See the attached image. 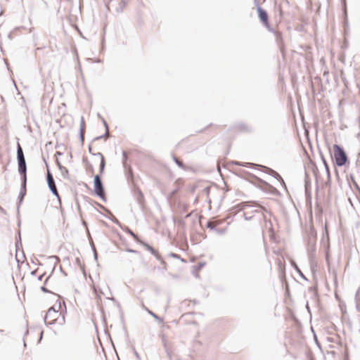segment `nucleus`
<instances>
[{
    "label": "nucleus",
    "mask_w": 360,
    "mask_h": 360,
    "mask_svg": "<svg viewBox=\"0 0 360 360\" xmlns=\"http://www.w3.org/2000/svg\"><path fill=\"white\" fill-rule=\"evenodd\" d=\"M234 164L236 165H240V166L247 167H250V168L255 169H258L264 173H266V174L273 176L274 178H275L278 181H279L281 183V185L286 189V185H285L284 180L283 179L282 176L276 171L274 170L273 169H271L269 167H266V166H264L262 165L256 164V163H252V162H235Z\"/></svg>",
    "instance_id": "f257e3e1"
},
{
    "label": "nucleus",
    "mask_w": 360,
    "mask_h": 360,
    "mask_svg": "<svg viewBox=\"0 0 360 360\" xmlns=\"http://www.w3.org/2000/svg\"><path fill=\"white\" fill-rule=\"evenodd\" d=\"M330 155L334 164L338 167H342L349 163L347 155L343 147L338 145H333V152Z\"/></svg>",
    "instance_id": "f03ea898"
},
{
    "label": "nucleus",
    "mask_w": 360,
    "mask_h": 360,
    "mask_svg": "<svg viewBox=\"0 0 360 360\" xmlns=\"http://www.w3.org/2000/svg\"><path fill=\"white\" fill-rule=\"evenodd\" d=\"M17 162L21 180L27 179V164L22 148L19 143L17 145Z\"/></svg>",
    "instance_id": "7ed1b4c3"
},
{
    "label": "nucleus",
    "mask_w": 360,
    "mask_h": 360,
    "mask_svg": "<svg viewBox=\"0 0 360 360\" xmlns=\"http://www.w3.org/2000/svg\"><path fill=\"white\" fill-rule=\"evenodd\" d=\"M254 4L255 6H256L258 18L260 22L269 32H274L273 29L270 25L269 21V15L266 11L259 6V4L257 0H254Z\"/></svg>",
    "instance_id": "20e7f679"
},
{
    "label": "nucleus",
    "mask_w": 360,
    "mask_h": 360,
    "mask_svg": "<svg viewBox=\"0 0 360 360\" xmlns=\"http://www.w3.org/2000/svg\"><path fill=\"white\" fill-rule=\"evenodd\" d=\"M101 173L96 174L94 178V192L96 195L99 197L103 201H106L105 191L101 178Z\"/></svg>",
    "instance_id": "39448f33"
},
{
    "label": "nucleus",
    "mask_w": 360,
    "mask_h": 360,
    "mask_svg": "<svg viewBox=\"0 0 360 360\" xmlns=\"http://www.w3.org/2000/svg\"><path fill=\"white\" fill-rule=\"evenodd\" d=\"M60 307V304L59 303L58 305L54 304L48 310L46 316L44 317L45 324L53 325L56 323L57 316Z\"/></svg>",
    "instance_id": "423d86ee"
},
{
    "label": "nucleus",
    "mask_w": 360,
    "mask_h": 360,
    "mask_svg": "<svg viewBox=\"0 0 360 360\" xmlns=\"http://www.w3.org/2000/svg\"><path fill=\"white\" fill-rule=\"evenodd\" d=\"M255 179L257 182H259L261 185L259 188L265 193H268L274 195H280V192L273 186L262 179L259 177L254 176Z\"/></svg>",
    "instance_id": "0eeeda50"
},
{
    "label": "nucleus",
    "mask_w": 360,
    "mask_h": 360,
    "mask_svg": "<svg viewBox=\"0 0 360 360\" xmlns=\"http://www.w3.org/2000/svg\"><path fill=\"white\" fill-rule=\"evenodd\" d=\"M27 192V179L21 180L20 190L18 194V202L17 204V211H19L20 206L22 204Z\"/></svg>",
    "instance_id": "6e6552de"
},
{
    "label": "nucleus",
    "mask_w": 360,
    "mask_h": 360,
    "mask_svg": "<svg viewBox=\"0 0 360 360\" xmlns=\"http://www.w3.org/2000/svg\"><path fill=\"white\" fill-rule=\"evenodd\" d=\"M88 150H89V153H91L92 155H94V156H98V157L101 158V162H100V167H99V173H101V174H102L103 173V172H104L105 167V160L104 156L100 152H98L96 153H94L92 152V147H91V145L89 146Z\"/></svg>",
    "instance_id": "1a4fd4ad"
},
{
    "label": "nucleus",
    "mask_w": 360,
    "mask_h": 360,
    "mask_svg": "<svg viewBox=\"0 0 360 360\" xmlns=\"http://www.w3.org/2000/svg\"><path fill=\"white\" fill-rule=\"evenodd\" d=\"M140 243L145 247V248L149 251L155 257V258L159 260L162 261V256L160 255L158 251L155 250L153 247L150 245L148 243L144 242V241H140Z\"/></svg>",
    "instance_id": "9d476101"
},
{
    "label": "nucleus",
    "mask_w": 360,
    "mask_h": 360,
    "mask_svg": "<svg viewBox=\"0 0 360 360\" xmlns=\"http://www.w3.org/2000/svg\"><path fill=\"white\" fill-rule=\"evenodd\" d=\"M236 207H238V209L240 210H243L248 207H259L262 208L264 211L267 212V210L265 208H264L263 207H262L260 205H257L255 202H250V201L242 202L236 205Z\"/></svg>",
    "instance_id": "9b49d317"
},
{
    "label": "nucleus",
    "mask_w": 360,
    "mask_h": 360,
    "mask_svg": "<svg viewBox=\"0 0 360 360\" xmlns=\"http://www.w3.org/2000/svg\"><path fill=\"white\" fill-rule=\"evenodd\" d=\"M46 181L48 184V187L50 189L56 187L53 176L50 171L49 164H46Z\"/></svg>",
    "instance_id": "f8f14e48"
},
{
    "label": "nucleus",
    "mask_w": 360,
    "mask_h": 360,
    "mask_svg": "<svg viewBox=\"0 0 360 360\" xmlns=\"http://www.w3.org/2000/svg\"><path fill=\"white\" fill-rule=\"evenodd\" d=\"M128 155L125 150L122 151V165L128 176L132 174L131 166L127 164Z\"/></svg>",
    "instance_id": "ddd939ff"
},
{
    "label": "nucleus",
    "mask_w": 360,
    "mask_h": 360,
    "mask_svg": "<svg viewBox=\"0 0 360 360\" xmlns=\"http://www.w3.org/2000/svg\"><path fill=\"white\" fill-rule=\"evenodd\" d=\"M307 252L309 258L311 260L316 254V243L314 240H309L307 245Z\"/></svg>",
    "instance_id": "4468645a"
},
{
    "label": "nucleus",
    "mask_w": 360,
    "mask_h": 360,
    "mask_svg": "<svg viewBox=\"0 0 360 360\" xmlns=\"http://www.w3.org/2000/svg\"><path fill=\"white\" fill-rule=\"evenodd\" d=\"M56 163L58 168L60 171L63 177L65 179H70L68 169L65 167L63 166L58 160H56Z\"/></svg>",
    "instance_id": "2eb2a0df"
},
{
    "label": "nucleus",
    "mask_w": 360,
    "mask_h": 360,
    "mask_svg": "<svg viewBox=\"0 0 360 360\" xmlns=\"http://www.w3.org/2000/svg\"><path fill=\"white\" fill-rule=\"evenodd\" d=\"M235 128L242 132H252V127L244 122H240L236 124Z\"/></svg>",
    "instance_id": "dca6fc26"
},
{
    "label": "nucleus",
    "mask_w": 360,
    "mask_h": 360,
    "mask_svg": "<svg viewBox=\"0 0 360 360\" xmlns=\"http://www.w3.org/2000/svg\"><path fill=\"white\" fill-rule=\"evenodd\" d=\"M122 229L124 231H125L126 233H127L128 234H129L130 236H131L136 242L140 243V241H141L139 239V238L138 237V236L132 230H131L129 227L124 226L122 228Z\"/></svg>",
    "instance_id": "f3484780"
},
{
    "label": "nucleus",
    "mask_w": 360,
    "mask_h": 360,
    "mask_svg": "<svg viewBox=\"0 0 360 360\" xmlns=\"http://www.w3.org/2000/svg\"><path fill=\"white\" fill-rule=\"evenodd\" d=\"M136 198L138 203L140 205H142V204L144 202V196L140 189H137V191H136Z\"/></svg>",
    "instance_id": "a211bd4d"
},
{
    "label": "nucleus",
    "mask_w": 360,
    "mask_h": 360,
    "mask_svg": "<svg viewBox=\"0 0 360 360\" xmlns=\"http://www.w3.org/2000/svg\"><path fill=\"white\" fill-rule=\"evenodd\" d=\"M320 156H321V161L324 165L327 176L330 178V172L329 166L327 163V161H326L323 154L321 151H320Z\"/></svg>",
    "instance_id": "6ab92c4d"
},
{
    "label": "nucleus",
    "mask_w": 360,
    "mask_h": 360,
    "mask_svg": "<svg viewBox=\"0 0 360 360\" xmlns=\"http://www.w3.org/2000/svg\"><path fill=\"white\" fill-rule=\"evenodd\" d=\"M172 159L179 167L181 168L182 169H184L185 171L187 169V167L184 165L183 161L178 159L175 155H172Z\"/></svg>",
    "instance_id": "aec40b11"
},
{
    "label": "nucleus",
    "mask_w": 360,
    "mask_h": 360,
    "mask_svg": "<svg viewBox=\"0 0 360 360\" xmlns=\"http://www.w3.org/2000/svg\"><path fill=\"white\" fill-rule=\"evenodd\" d=\"M84 134H85V128H82V126H80L79 131V137L81 146H83L84 143Z\"/></svg>",
    "instance_id": "412c9836"
},
{
    "label": "nucleus",
    "mask_w": 360,
    "mask_h": 360,
    "mask_svg": "<svg viewBox=\"0 0 360 360\" xmlns=\"http://www.w3.org/2000/svg\"><path fill=\"white\" fill-rule=\"evenodd\" d=\"M291 264L302 278H303L305 281H308L307 277L303 274V273L302 272V271L300 270V269L298 267V266L296 264V263L295 262H292Z\"/></svg>",
    "instance_id": "4be33fe9"
},
{
    "label": "nucleus",
    "mask_w": 360,
    "mask_h": 360,
    "mask_svg": "<svg viewBox=\"0 0 360 360\" xmlns=\"http://www.w3.org/2000/svg\"><path fill=\"white\" fill-rule=\"evenodd\" d=\"M148 314L152 316L155 320H157L159 323L163 322V319L160 318L158 315L155 314L153 311H148Z\"/></svg>",
    "instance_id": "5701e85b"
},
{
    "label": "nucleus",
    "mask_w": 360,
    "mask_h": 360,
    "mask_svg": "<svg viewBox=\"0 0 360 360\" xmlns=\"http://www.w3.org/2000/svg\"><path fill=\"white\" fill-rule=\"evenodd\" d=\"M168 256L170 257L174 258V259H179V260H181L183 262H186V260L184 259L181 258V256L179 255L178 254H176V253H174V252H170L168 255Z\"/></svg>",
    "instance_id": "b1692460"
},
{
    "label": "nucleus",
    "mask_w": 360,
    "mask_h": 360,
    "mask_svg": "<svg viewBox=\"0 0 360 360\" xmlns=\"http://www.w3.org/2000/svg\"><path fill=\"white\" fill-rule=\"evenodd\" d=\"M15 247H16L17 250H20V249H21V250L22 249L20 235H19L18 238H16Z\"/></svg>",
    "instance_id": "393cba45"
},
{
    "label": "nucleus",
    "mask_w": 360,
    "mask_h": 360,
    "mask_svg": "<svg viewBox=\"0 0 360 360\" xmlns=\"http://www.w3.org/2000/svg\"><path fill=\"white\" fill-rule=\"evenodd\" d=\"M205 265V262H199L197 265L194 266L193 267L196 271H200L202 268L204 267Z\"/></svg>",
    "instance_id": "a878e982"
},
{
    "label": "nucleus",
    "mask_w": 360,
    "mask_h": 360,
    "mask_svg": "<svg viewBox=\"0 0 360 360\" xmlns=\"http://www.w3.org/2000/svg\"><path fill=\"white\" fill-rule=\"evenodd\" d=\"M215 231L219 234V235H222V234H224L226 231V228H221V229H217L216 228L215 229Z\"/></svg>",
    "instance_id": "bb28decb"
},
{
    "label": "nucleus",
    "mask_w": 360,
    "mask_h": 360,
    "mask_svg": "<svg viewBox=\"0 0 360 360\" xmlns=\"http://www.w3.org/2000/svg\"><path fill=\"white\" fill-rule=\"evenodd\" d=\"M75 203H76L77 209V210L79 212V216L81 217H82V210H81L79 202L77 199H75Z\"/></svg>",
    "instance_id": "cd10ccee"
},
{
    "label": "nucleus",
    "mask_w": 360,
    "mask_h": 360,
    "mask_svg": "<svg viewBox=\"0 0 360 360\" xmlns=\"http://www.w3.org/2000/svg\"><path fill=\"white\" fill-rule=\"evenodd\" d=\"M206 226H207V229H210V230H213V231H215V229H216V228H217V227H216L214 225H213V224H212V222H210V221H207V222Z\"/></svg>",
    "instance_id": "c85d7f7f"
},
{
    "label": "nucleus",
    "mask_w": 360,
    "mask_h": 360,
    "mask_svg": "<svg viewBox=\"0 0 360 360\" xmlns=\"http://www.w3.org/2000/svg\"><path fill=\"white\" fill-rule=\"evenodd\" d=\"M162 342L165 349H168L166 337L165 335L162 337Z\"/></svg>",
    "instance_id": "c756f323"
},
{
    "label": "nucleus",
    "mask_w": 360,
    "mask_h": 360,
    "mask_svg": "<svg viewBox=\"0 0 360 360\" xmlns=\"http://www.w3.org/2000/svg\"><path fill=\"white\" fill-rule=\"evenodd\" d=\"M358 296H359V291H357L356 292V295H355V300L356 301V310L358 311H360V305L358 304Z\"/></svg>",
    "instance_id": "7c9ffc66"
},
{
    "label": "nucleus",
    "mask_w": 360,
    "mask_h": 360,
    "mask_svg": "<svg viewBox=\"0 0 360 360\" xmlns=\"http://www.w3.org/2000/svg\"><path fill=\"white\" fill-rule=\"evenodd\" d=\"M165 352H166V353H167V357L169 358V360H174V359H173V357H172V352L169 349V348H168V349H165Z\"/></svg>",
    "instance_id": "2f4dec72"
},
{
    "label": "nucleus",
    "mask_w": 360,
    "mask_h": 360,
    "mask_svg": "<svg viewBox=\"0 0 360 360\" xmlns=\"http://www.w3.org/2000/svg\"><path fill=\"white\" fill-rule=\"evenodd\" d=\"M107 134L108 133L105 132L104 134H102V135H100V136H98L95 137L92 140V141H98V140H100V139H102L105 138L107 136Z\"/></svg>",
    "instance_id": "473e14b6"
},
{
    "label": "nucleus",
    "mask_w": 360,
    "mask_h": 360,
    "mask_svg": "<svg viewBox=\"0 0 360 360\" xmlns=\"http://www.w3.org/2000/svg\"><path fill=\"white\" fill-rule=\"evenodd\" d=\"M101 120H102V122L105 128V131H106V133L108 132V129H109V127H108V124L107 123V122L105 121V120L103 118V117H101Z\"/></svg>",
    "instance_id": "72a5a7b5"
},
{
    "label": "nucleus",
    "mask_w": 360,
    "mask_h": 360,
    "mask_svg": "<svg viewBox=\"0 0 360 360\" xmlns=\"http://www.w3.org/2000/svg\"><path fill=\"white\" fill-rule=\"evenodd\" d=\"M50 191H51L53 195H54L56 197H58L59 194L56 187L50 189Z\"/></svg>",
    "instance_id": "f704fd0d"
},
{
    "label": "nucleus",
    "mask_w": 360,
    "mask_h": 360,
    "mask_svg": "<svg viewBox=\"0 0 360 360\" xmlns=\"http://www.w3.org/2000/svg\"><path fill=\"white\" fill-rule=\"evenodd\" d=\"M244 219L247 221H250L252 219V215H248L247 212H244L243 214Z\"/></svg>",
    "instance_id": "c9c22d12"
},
{
    "label": "nucleus",
    "mask_w": 360,
    "mask_h": 360,
    "mask_svg": "<svg viewBox=\"0 0 360 360\" xmlns=\"http://www.w3.org/2000/svg\"><path fill=\"white\" fill-rule=\"evenodd\" d=\"M162 264V271L167 270V263L164 261L163 258L162 257V261H160Z\"/></svg>",
    "instance_id": "e433bc0d"
},
{
    "label": "nucleus",
    "mask_w": 360,
    "mask_h": 360,
    "mask_svg": "<svg viewBox=\"0 0 360 360\" xmlns=\"http://www.w3.org/2000/svg\"><path fill=\"white\" fill-rule=\"evenodd\" d=\"M41 290L44 293H53L51 290L46 288L44 285L41 287Z\"/></svg>",
    "instance_id": "4c0bfd02"
},
{
    "label": "nucleus",
    "mask_w": 360,
    "mask_h": 360,
    "mask_svg": "<svg viewBox=\"0 0 360 360\" xmlns=\"http://www.w3.org/2000/svg\"><path fill=\"white\" fill-rule=\"evenodd\" d=\"M115 224H116L120 229H122L124 226L121 224V222L116 218L113 219V221Z\"/></svg>",
    "instance_id": "58836bf2"
},
{
    "label": "nucleus",
    "mask_w": 360,
    "mask_h": 360,
    "mask_svg": "<svg viewBox=\"0 0 360 360\" xmlns=\"http://www.w3.org/2000/svg\"><path fill=\"white\" fill-rule=\"evenodd\" d=\"M126 251H127V252H131V253H134V254H138V253H139V251L135 250H133V249H131V248H127V249H126Z\"/></svg>",
    "instance_id": "ea45409f"
},
{
    "label": "nucleus",
    "mask_w": 360,
    "mask_h": 360,
    "mask_svg": "<svg viewBox=\"0 0 360 360\" xmlns=\"http://www.w3.org/2000/svg\"><path fill=\"white\" fill-rule=\"evenodd\" d=\"M55 268H56V265L53 266V268L52 269V271H51V274L46 278V280L44 281V285H46L47 283V282H48L49 279L50 278V277L51 276V275H52Z\"/></svg>",
    "instance_id": "a19ab883"
},
{
    "label": "nucleus",
    "mask_w": 360,
    "mask_h": 360,
    "mask_svg": "<svg viewBox=\"0 0 360 360\" xmlns=\"http://www.w3.org/2000/svg\"><path fill=\"white\" fill-rule=\"evenodd\" d=\"M278 13H279V15H280L281 17H283V10H282V8H281V6L280 5H279V6H278Z\"/></svg>",
    "instance_id": "79ce46f5"
},
{
    "label": "nucleus",
    "mask_w": 360,
    "mask_h": 360,
    "mask_svg": "<svg viewBox=\"0 0 360 360\" xmlns=\"http://www.w3.org/2000/svg\"><path fill=\"white\" fill-rule=\"evenodd\" d=\"M80 126H82V128L86 127L84 120L83 117H81Z\"/></svg>",
    "instance_id": "37998d69"
},
{
    "label": "nucleus",
    "mask_w": 360,
    "mask_h": 360,
    "mask_svg": "<svg viewBox=\"0 0 360 360\" xmlns=\"http://www.w3.org/2000/svg\"><path fill=\"white\" fill-rule=\"evenodd\" d=\"M324 233L326 236L328 235V229H327V223H326L325 225H324Z\"/></svg>",
    "instance_id": "c03bdc74"
},
{
    "label": "nucleus",
    "mask_w": 360,
    "mask_h": 360,
    "mask_svg": "<svg viewBox=\"0 0 360 360\" xmlns=\"http://www.w3.org/2000/svg\"><path fill=\"white\" fill-rule=\"evenodd\" d=\"M108 219L113 221V219H116V217L110 212V216L108 217Z\"/></svg>",
    "instance_id": "a18cd8bd"
},
{
    "label": "nucleus",
    "mask_w": 360,
    "mask_h": 360,
    "mask_svg": "<svg viewBox=\"0 0 360 360\" xmlns=\"http://www.w3.org/2000/svg\"><path fill=\"white\" fill-rule=\"evenodd\" d=\"M108 219L113 221V219H116V217L110 212V216L108 217Z\"/></svg>",
    "instance_id": "49530a36"
},
{
    "label": "nucleus",
    "mask_w": 360,
    "mask_h": 360,
    "mask_svg": "<svg viewBox=\"0 0 360 360\" xmlns=\"http://www.w3.org/2000/svg\"><path fill=\"white\" fill-rule=\"evenodd\" d=\"M134 354H135L136 358L138 360H141V356H140L139 354L136 350L134 351Z\"/></svg>",
    "instance_id": "de8ad7c7"
},
{
    "label": "nucleus",
    "mask_w": 360,
    "mask_h": 360,
    "mask_svg": "<svg viewBox=\"0 0 360 360\" xmlns=\"http://www.w3.org/2000/svg\"><path fill=\"white\" fill-rule=\"evenodd\" d=\"M330 182H331V176L330 175V180H329V177L327 176V181H326V185L330 184Z\"/></svg>",
    "instance_id": "09e8293b"
},
{
    "label": "nucleus",
    "mask_w": 360,
    "mask_h": 360,
    "mask_svg": "<svg viewBox=\"0 0 360 360\" xmlns=\"http://www.w3.org/2000/svg\"><path fill=\"white\" fill-rule=\"evenodd\" d=\"M314 340L316 343V345H318V347L320 348L321 346H320V343L318 342V340H317V338H316V335L314 334Z\"/></svg>",
    "instance_id": "8fccbe9b"
},
{
    "label": "nucleus",
    "mask_w": 360,
    "mask_h": 360,
    "mask_svg": "<svg viewBox=\"0 0 360 360\" xmlns=\"http://www.w3.org/2000/svg\"><path fill=\"white\" fill-rule=\"evenodd\" d=\"M44 275H45V273H44V274H42L39 275V276H38V278H37V280H38V281H41V280H42V278H43V277L44 276Z\"/></svg>",
    "instance_id": "3c124183"
},
{
    "label": "nucleus",
    "mask_w": 360,
    "mask_h": 360,
    "mask_svg": "<svg viewBox=\"0 0 360 360\" xmlns=\"http://www.w3.org/2000/svg\"><path fill=\"white\" fill-rule=\"evenodd\" d=\"M88 168L90 170V172H94V167H93V166L91 164L88 165Z\"/></svg>",
    "instance_id": "603ef678"
},
{
    "label": "nucleus",
    "mask_w": 360,
    "mask_h": 360,
    "mask_svg": "<svg viewBox=\"0 0 360 360\" xmlns=\"http://www.w3.org/2000/svg\"><path fill=\"white\" fill-rule=\"evenodd\" d=\"M89 243H90V245H91V249L95 248V246H94V242H93V240H92V239H91V238L90 239V242H89Z\"/></svg>",
    "instance_id": "864d4df0"
},
{
    "label": "nucleus",
    "mask_w": 360,
    "mask_h": 360,
    "mask_svg": "<svg viewBox=\"0 0 360 360\" xmlns=\"http://www.w3.org/2000/svg\"><path fill=\"white\" fill-rule=\"evenodd\" d=\"M89 243H90V245H91V249L95 248V246H94V242H93V240H92V239H91V238L90 239V242H89Z\"/></svg>",
    "instance_id": "5fc2aeb1"
},
{
    "label": "nucleus",
    "mask_w": 360,
    "mask_h": 360,
    "mask_svg": "<svg viewBox=\"0 0 360 360\" xmlns=\"http://www.w3.org/2000/svg\"><path fill=\"white\" fill-rule=\"evenodd\" d=\"M82 225L87 229L88 227V224H87V222L84 220H82Z\"/></svg>",
    "instance_id": "6e6d98bb"
},
{
    "label": "nucleus",
    "mask_w": 360,
    "mask_h": 360,
    "mask_svg": "<svg viewBox=\"0 0 360 360\" xmlns=\"http://www.w3.org/2000/svg\"><path fill=\"white\" fill-rule=\"evenodd\" d=\"M60 271L63 273V274L64 276H67L66 272L63 271V268H62V266H60Z\"/></svg>",
    "instance_id": "4d7b16f0"
},
{
    "label": "nucleus",
    "mask_w": 360,
    "mask_h": 360,
    "mask_svg": "<svg viewBox=\"0 0 360 360\" xmlns=\"http://www.w3.org/2000/svg\"><path fill=\"white\" fill-rule=\"evenodd\" d=\"M307 184V182L306 181V185ZM306 195H309V199L311 200V195L310 193L308 194L307 188L306 187Z\"/></svg>",
    "instance_id": "13d9d810"
},
{
    "label": "nucleus",
    "mask_w": 360,
    "mask_h": 360,
    "mask_svg": "<svg viewBox=\"0 0 360 360\" xmlns=\"http://www.w3.org/2000/svg\"><path fill=\"white\" fill-rule=\"evenodd\" d=\"M37 269L33 270V271H31L30 274L32 276H35L36 274H37Z\"/></svg>",
    "instance_id": "bf43d9fd"
},
{
    "label": "nucleus",
    "mask_w": 360,
    "mask_h": 360,
    "mask_svg": "<svg viewBox=\"0 0 360 360\" xmlns=\"http://www.w3.org/2000/svg\"><path fill=\"white\" fill-rule=\"evenodd\" d=\"M94 259L95 260H97L98 259V254H97V252H95L94 253Z\"/></svg>",
    "instance_id": "052dcab7"
},
{
    "label": "nucleus",
    "mask_w": 360,
    "mask_h": 360,
    "mask_svg": "<svg viewBox=\"0 0 360 360\" xmlns=\"http://www.w3.org/2000/svg\"><path fill=\"white\" fill-rule=\"evenodd\" d=\"M42 337H43V331H41V332L40 333L39 339V341H38L39 342H41V339H42Z\"/></svg>",
    "instance_id": "680f3d73"
},
{
    "label": "nucleus",
    "mask_w": 360,
    "mask_h": 360,
    "mask_svg": "<svg viewBox=\"0 0 360 360\" xmlns=\"http://www.w3.org/2000/svg\"><path fill=\"white\" fill-rule=\"evenodd\" d=\"M83 162H84V163H86L87 165H88L89 164H90V163L88 162V160H87V159H86V158H83Z\"/></svg>",
    "instance_id": "e2e57ef3"
},
{
    "label": "nucleus",
    "mask_w": 360,
    "mask_h": 360,
    "mask_svg": "<svg viewBox=\"0 0 360 360\" xmlns=\"http://www.w3.org/2000/svg\"><path fill=\"white\" fill-rule=\"evenodd\" d=\"M95 203H96V205H97L98 206H99L101 208H102V209H105V208L102 205H101L100 203H98V202H95Z\"/></svg>",
    "instance_id": "0e129e2a"
},
{
    "label": "nucleus",
    "mask_w": 360,
    "mask_h": 360,
    "mask_svg": "<svg viewBox=\"0 0 360 360\" xmlns=\"http://www.w3.org/2000/svg\"><path fill=\"white\" fill-rule=\"evenodd\" d=\"M57 198V200L58 201V202L60 203V205L61 204V200H60V195H58V197H56Z\"/></svg>",
    "instance_id": "69168bd1"
},
{
    "label": "nucleus",
    "mask_w": 360,
    "mask_h": 360,
    "mask_svg": "<svg viewBox=\"0 0 360 360\" xmlns=\"http://www.w3.org/2000/svg\"><path fill=\"white\" fill-rule=\"evenodd\" d=\"M62 154H63V153H62L61 152H59V151H57V152H56V155H58V156L62 155Z\"/></svg>",
    "instance_id": "338daca9"
},
{
    "label": "nucleus",
    "mask_w": 360,
    "mask_h": 360,
    "mask_svg": "<svg viewBox=\"0 0 360 360\" xmlns=\"http://www.w3.org/2000/svg\"><path fill=\"white\" fill-rule=\"evenodd\" d=\"M42 158H43L45 165L46 166V164H48V162H46V158L44 157H42Z\"/></svg>",
    "instance_id": "774afa93"
}]
</instances>
